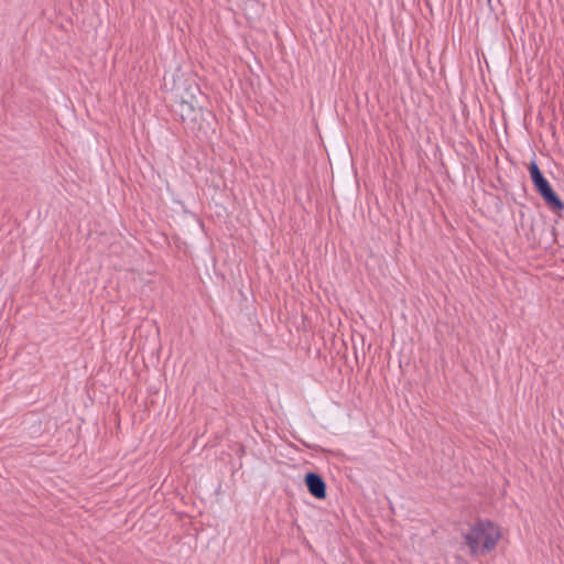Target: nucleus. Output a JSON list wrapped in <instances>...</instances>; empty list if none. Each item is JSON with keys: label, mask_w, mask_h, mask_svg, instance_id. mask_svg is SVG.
I'll list each match as a JSON object with an SVG mask.
<instances>
[{"label": "nucleus", "mask_w": 564, "mask_h": 564, "mask_svg": "<svg viewBox=\"0 0 564 564\" xmlns=\"http://www.w3.org/2000/svg\"><path fill=\"white\" fill-rule=\"evenodd\" d=\"M177 98V112L183 123L193 132L206 134L210 129L213 116L203 109L204 95L199 85L193 78L185 79Z\"/></svg>", "instance_id": "1"}, {"label": "nucleus", "mask_w": 564, "mask_h": 564, "mask_svg": "<svg viewBox=\"0 0 564 564\" xmlns=\"http://www.w3.org/2000/svg\"><path fill=\"white\" fill-rule=\"evenodd\" d=\"M500 536L501 533L497 525L489 521H479L465 534V541L471 554L476 555L479 552L484 553L494 550Z\"/></svg>", "instance_id": "2"}, {"label": "nucleus", "mask_w": 564, "mask_h": 564, "mask_svg": "<svg viewBox=\"0 0 564 564\" xmlns=\"http://www.w3.org/2000/svg\"><path fill=\"white\" fill-rule=\"evenodd\" d=\"M305 485L307 487L308 492L316 499H325L326 491V482L322 478L321 475L310 471L305 475L304 478Z\"/></svg>", "instance_id": "3"}, {"label": "nucleus", "mask_w": 564, "mask_h": 564, "mask_svg": "<svg viewBox=\"0 0 564 564\" xmlns=\"http://www.w3.org/2000/svg\"><path fill=\"white\" fill-rule=\"evenodd\" d=\"M538 193L542 196V198L552 210L557 212L564 208V203L560 199L551 185H547Z\"/></svg>", "instance_id": "4"}, {"label": "nucleus", "mask_w": 564, "mask_h": 564, "mask_svg": "<svg viewBox=\"0 0 564 564\" xmlns=\"http://www.w3.org/2000/svg\"><path fill=\"white\" fill-rule=\"evenodd\" d=\"M529 172L536 192L550 185L549 181L544 177V175L542 174L541 170L539 169L538 164L534 161L530 163Z\"/></svg>", "instance_id": "5"}]
</instances>
